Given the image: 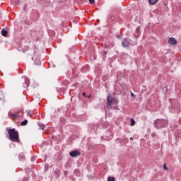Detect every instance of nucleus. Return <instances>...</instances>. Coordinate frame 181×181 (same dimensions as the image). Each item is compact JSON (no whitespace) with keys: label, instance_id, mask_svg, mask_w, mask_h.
<instances>
[{"label":"nucleus","instance_id":"nucleus-2","mask_svg":"<svg viewBox=\"0 0 181 181\" xmlns=\"http://www.w3.org/2000/svg\"><path fill=\"white\" fill-rule=\"evenodd\" d=\"M167 124L168 122L165 119H158L156 121V127H157V128H163V127H165Z\"/></svg>","mask_w":181,"mask_h":181},{"label":"nucleus","instance_id":"nucleus-11","mask_svg":"<svg viewBox=\"0 0 181 181\" xmlns=\"http://www.w3.org/2000/svg\"><path fill=\"white\" fill-rule=\"evenodd\" d=\"M35 64H36V66H40V64H42V62H40V59L39 58H37L35 62H34Z\"/></svg>","mask_w":181,"mask_h":181},{"label":"nucleus","instance_id":"nucleus-18","mask_svg":"<svg viewBox=\"0 0 181 181\" xmlns=\"http://www.w3.org/2000/svg\"><path fill=\"white\" fill-rule=\"evenodd\" d=\"M90 4H93L95 2V0H89Z\"/></svg>","mask_w":181,"mask_h":181},{"label":"nucleus","instance_id":"nucleus-20","mask_svg":"<svg viewBox=\"0 0 181 181\" xmlns=\"http://www.w3.org/2000/svg\"><path fill=\"white\" fill-rule=\"evenodd\" d=\"M45 169H46V170H47V169H49V165H45Z\"/></svg>","mask_w":181,"mask_h":181},{"label":"nucleus","instance_id":"nucleus-9","mask_svg":"<svg viewBox=\"0 0 181 181\" xmlns=\"http://www.w3.org/2000/svg\"><path fill=\"white\" fill-rule=\"evenodd\" d=\"M140 30H141V28L137 27L136 29V31H135V36L136 37H138V36H139V35L141 33Z\"/></svg>","mask_w":181,"mask_h":181},{"label":"nucleus","instance_id":"nucleus-15","mask_svg":"<svg viewBox=\"0 0 181 181\" xmlns=\"http://www.w3.org/2000/svg\"><path fill=\"white\" fill-rule=\"evenodd\" d=\"M108 181H115V178L114 177H109L107 178Z\"/></svg>","mask_w":181,"mask_h":181},{"label":"nucleus","instance_id":"nucleus-12","mask_svg":"<svg viewBox=\"0 0 181 181\" xmlns=\"http://www.w3.org/2000/svg\"><path fill=\"white\" fill-rule=\"evenodd\" d=\"M148 1L151 5H154V4L158 2V0H148Z\"/></svg>","mask_w":181,"mask_h":181},{"label":"nucleus","instance_id":"nucleus-22","mask_svg":"<svg viewBox=\"0 0 181 181\" xmlns=\"http://www.w3.org/2000/svg\"><path fill=\"white\" fill-rule=\"evenodd\" d=\"M130 141H134V137H131Z\"/></svg>","mask_w":181,"mask_h":181},{"label":"nucleus","instance_id":"nucleus-10","mask_svg":"<svg viewBox=\"0 0 181 181\" xmlns=\"http://www.w3.org/2000/svg\"><path fill=\"white\" fill-rule=\"evenodd\" d=\"M1 35L2 36H4V37H6L8 36V31L5 29H3L1 30Z\"/></svg>","mask_w":181,"mask_h":181},{"label":"nucleus","instance_id":"nucleus-6","mask_svg":"<svg viewBox=\"0 0 181 181\" xmlns=\"http://www.w3.org/2000/svg\"><path fill=\"white\" fill-rule=\"evenodd\" d=\"M18 117H19V115H18V113L13 114L11 112H8V118H10L11 119H16Z\"/></svg>","mask_w":181,"mask_h":181},{"label":"nucleus","instance_id":"nucleus-14","mask_svg":"<svg viewBox=\"0 0 181 181\" xmlns=\"http://www.w3.org/2000/svg\"><path fill=\"white\" fill-rule=\"evenodd\" d=\"M19 159L20 160H22V159H25V155H23V153L20 154Z\"/></svg>","mask_w":181,"mask_h":181},{"label":"nucleus","instance_id":"nucleus-8","mask_svg":"<svg viewBox=\"0 0 181 181\" xmlns=\"http://www.w3.org/2000/svg\"><path fill=\"white\" fill-rule=\"evenodd\" d=\"M24 78H25V83L23 85L24 87H29V84L30 83L29 78H27L26 76H25Z\"/></svg>","mask_w":181,"mask_h":181},{"label":"nucleus","instance_id":"nucleus-3","mask_svg":"<svg viewBox=\"0 0 181 181\" xmlns=\"http://www.w3.org/2000/svg\"><path fill=\"white\" fill-rule=\"evenodd\" d=\"M107 105H110V106L115 105L114 107H115L117 104H118V102L116 100V99L110 97V95L107 97Z\"/></svg>","mask_w":181,"mask_h":181},{"label":"nucleus","instance_id":"nucleus-23","mask_svg":"<svg viewBox=\"0 0 181 181\" xmlns=\"http://www.w3.org/2000/svg\"><path fill=\"white\" fill-rule=\"evenodd\" d=\"M83 97H86V93H83Z\"/></svg>","mask_w":181,"mask_h":181},{"label":"nucleus","instance_id":"nucleus-13","mask_svg":"<svg viewBox=\"0 0 181 181\" xmlns=\"http://www.w3.org/2000/svg\"><path fill=\"white\" fill-rule=\"evenodd\" d=\"M22 126L28 125V119H25L21 122Z\"/></svg>","mask_w":181,"mask_h":181},{"label":"nucleus","instance_id":"nucleus-17","mask_svg":"<svg viewBox=\"0 0 181 181\" xmlns=\"http://www.w3.org/2000/svg\"><path fill=\"white\" fill-rule=\"evenodd\" d=\"M163 169H164L165 170H168V167H166V164H164V165H163Z\"/></svg>","mask_w":181,"mask_h":181},{"label":"nucleus","instance_id":"nucleus-21","mask_svg":"<svg viewBox=\"0 0 181 181\" xmlns=\"http://www.w3.org/2000/svg\"><path fill=\"white\" fill-rule=\"evenodd\" d=\"M131 96L134 97V93L132 92H131Z\"/></svg>","mask_w":181,"mask_h":181},{"label":"nucleus","instance_id":"nucleus-7","mask_svg":"<svg viewBox=\"0 0 181 181\" xmlns=\"http://www.w3.org/2000/svg\"><path fill=\"white\" fill-rule=\"evenodd\" d=\"M168 42L170 45H176L177 43V41H176L175 38L171 37L168 40Z\"/></svg>","mask_w":181,"mask_h":181},{"label":"nucleus","instance_id":"nucleus-5","mask_svg":"<svg viewBox=\"0 0 181 181\" xmlns=\"http://www.w3.org/2000/svg\"><path fill=\"white\" fill-rule=\"evenodd\" d=\"M70 156H71L72 158H76V156H80L81 153L80 151L78 150H75V151H72L70 152L69 153Z\"/></svg>","mask_w":181,"mask_h":181},{"label":"nucleus","instance_id":"nucleus-4","mask_svg":"<svg viewBox=\"0 0 181 181\" xmlns=\"http://www.w3.org/2000/svg\"><path fill=\"white\" fill-rule=\"evenodd\" d=\"M123 47H129L131 46V40L124 38L122 42Z\"/></svg>","mask_w":181,"mask_h":181},{"label":"nucleus","instance_id":"nucleus-16","mask_svg":"<svg viewBox=\"0 0 181 181\" xmlns=\"http://www.w3.org/2000/svg\"><path fill=\"white\" fill-rule=\"evenodd\" d=\"M135 125V120L134 119H131V126L134 127Z\"/></svg>","mask_w":181,"mask_h":181},{"label":"nucleus","instance_id":"nucleus-19","mask_svg":"<svg viewBox=\"0 0 181 181\" xmlns=\"http://www.w3.org/2000/svg\"><path fill=\"white\" fill-rule=\"evenodd\" d=\"M40 128H41V129H45V125H43V124L41 125Z\"/></svg>","mask_w":181,"mask_h":181},{"label":"nucleus","instance_id":"nucleus-1","mask_svg":"<svg viewBox=\"0 0 181 181\" xmlns=\"http://www.w3.org/2000/svg\"><path fill=\"white\" fill-rule=\"evenodd\" d=\"M6 131L8 134V139L10 141H12V142H16L17 144H19L21 142V140L19 139V132L16 131L15 129H6Z\"/></svg>","mask_w":181,"mask_h":181}]
</instances>
